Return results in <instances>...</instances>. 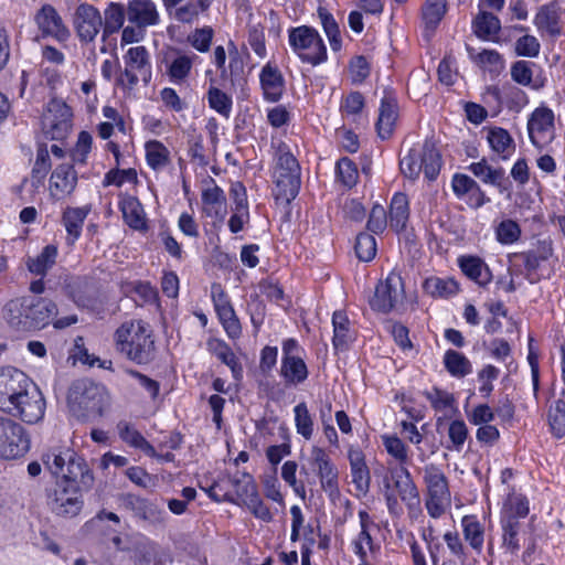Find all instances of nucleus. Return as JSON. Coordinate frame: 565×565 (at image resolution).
<instances>
[{
  "label": "nucleus",
  "instance_id": "obj_1",
  "mask_svg": "<svg viewBox=\"0 0 565 565\" xmlns=\"http://www.w3.org/2000/svg\"><path fill=\"white\" fill-rule=\"evenodd\" d=\"M44 467L61 480L49 498L51 510L61 516H75L83 507L82 494L89 491L95 477L87 461L75 450L54 447L42 455Z\"/></svg>",
  "mask_w": 565,
  "mask_h": 565
},
{
  "label": "nucleus",
  "instance_id": "obj_2",
  "mask_svg": "<svg viewBox=\"0 0 565 565\" xmlns=\"http://www.w3.org/2000/svg\"><path fill=\"white\" fill-rule=\"evenodd\" d=\"M57 313L58 308L54 300L30 295L9 300L2 309L6 323L17 333L42 330Z\"/></svg>",
  "mask_w": 565,
  "mask_h": 565
},
{
  "label": "nucleus",
  "instance_id": "obj_3",
  "mask_svg": "<svg viewBox=\"0 0 565 565\" xmlns=\"http://www.w3.org/2000/svg\"><path fill=\"white\" fill-rule=\"evenodd\" d=\"M116 351L127 360L145 365L156 358V345L150 326L143 320L121 323L114 333Z\"/></svg>",
  "mask_w": 565,
  "mask_h": 565
},
{
  "label": "nucleus",
  "instance_id": "obj_4",
  "mask_svg": "<svg viewBox=\"0 0 565 565\" xmlns=\"http://www.w3.org/2000/svg\"><path fill=\"white\" fill-rule=\"evenodd\" d=\"M109 405L106 387L89 379L75 380L67 392L70 412L78 419L100 417Z\"/></svg>",
  "mask_w": 565,
  "mask_h": 565
},
{
  "label": "nucleus",
  "instance_id": "obj_5",
  "mask_svg": "<svg viewBox=\"0 0 565 565\" xmlns=\"http://www.w3.org/2000/svg\"><path fill=\"white\" fill-rule=\"evenodd\" d=\"M276 173L275 199L289 204L299 193L301 169L298 160L286 145L278 148Z\"/></svg>",
  "mask_w": 565,
  "mask_h": 565
},
{
  "label": "nucleus",
  "instance_id": "obj_6",
  "mask_svg": "<svg viewBox=\"0 0 565 565\" xmlns=\"http://www.w3.org/2000/svg\"><path fill=\"white\" fill-rule=\"evenodd\" d=\"M289 44L303 63L317 66L327 60V47L318 31L308 25L289 30Z\"/></svg>",
  "mask_w": 565,
  "mask_h": 565
},
{
  "label": "nucleus",
  "instance_id": "obj_7",
  "mask_svg": "<svg viewBox=\"0 0 565 565\" xmlns=\"http://www.w3.org/2000/svg\"><path fill=\"white\" fill-rule=\"evenodd\" d=\"M30 446V436L24 427L10 417L0 416V458L10 460L23 457Z\"/></svg>",
  "mask_w": 565,
  "mask_h": 565
},
{
  "label": "nucleus",
  "instance_id": "obj_8",
  "mask_svg": "<svg viewBox=\"0 0 565 565\" xmlns=\"http://www.w3.org/2000/svg\"><path fill=\"white\" fill-rule=\"evenodd\" d=\"M424 481L428 491L426 509L430 516L439 518L450 501L448 480L437 466L430 465L425 468Z\"/></svg>",
  "mask_w": 565,
  "mask_h": 565
},
{
  "label": "nucleus",
  "instance_id": "obj_9",
  "mask_svg": "<svg viewBox=\"0 0 565 565\" xmlns=\"http://www.w3.org/2000/svg\"><path fill=\"white\" fill-rule=\"evenodd\" d=\"M44 411L45 401L43 395L31 381L30 386H26L13 401V407L6 408L3 412L20 417L25 423L34 424L43 418Z\"/></svg>",
  "mask_w": 565,
  "mask_h": 565
},
{
  "label": "nucleus",
  "instance_id": "obj_10",
  "mask_svg": "<svg viewBox=\"0 0 565 565\" xmlns=\"http://www.w3.org/2000/svg\"><path fill=\"white\" fill-rule=\"evenodd\" d=\"M404 282L399 274L392 271L384 281H381L370 300L373 310L387 313L404 299Z\"/></svg>",
  "mask_w": 565,
  "mask_h": 565
},
{
  "label": "nucleus",
  "instance_id": "obj_11",
  "mask_svg": "<svg viewBox=\"0 0 565 565\" xmlns=\"http://www.w3.org/2000/svg\"><path fill=\"white\" fill-rule=\"evenodd\" d=\"M300 350L298 341L292 338L282 342L280 375L288 385H298L308 377L309 372L303 359L299 355Z\"/></svg>",
  "mask_w": 565,
  "mask_h": 565
},
{
  "label": "nucleus",
  "instance_id": "obj_12",
  "mask_svg": "<svg viewBox=\"0 0 565 565\" xmlns=\"http://www.w3.org/2000/svg\"><path fill=\"white\" fill-rule=\"evenodd\" d=\"M73 25L81 42L90 43L103 30V18L97 8L87 2L79 3L73 14Z\"/></svg>",
  "mask_w": 565,
  "mask_h": 565
},
{
  "label": "nucleus",
  "instance_id": "obj_13",
  "mask_svg": "<svg viewBox=\"0 0 565 565\" xmlns=\"http://www.w3.org/2000/svg\"><path fill=\"white\" fill-rule=\"evenodd\" d=\"M65 295L78 307L95 310L98 306V292L92 278L72 276L64 281Z\"/></svg>",
  "mask_w": 565,
  "mask_h": 565
},
{
  "label": "nucleus",
  "instance_id": "obj_14",
  "mask_svg": "<svg viewBox=\"0 0 565 565\" xmlns=\"http://www.w3.org/2000/svg\"><path fill=\"white\" fill-rule=\"evenodd\" d=\"M31 380L21 370L6 366L0 370V409L13 407V401L21 394Z\"/></svg>",
  "mask_w": 565,
  "mask_h": 565
},
{
  "label": "nucleus",
  "instance_id": "obj_15",
  "mask_svg": "<svg viewBox=\"0 0 565 565\" xmlns=\"http://www.w3.org/2000/svg\"><path fill=\"white\" fill-rule=\"evenodd\" d=\"M311 460L320 479L321 488L330 495L339 493V471L329 455L320 447H312Z\"/></svg>",
  "mask_w": 565,
  "mask_h": 565
},
{
  "label": "nucleus",
  "instance_id": "obj_16",
  "mask_svg": "<svg viewBox=\"0 0 565 565\" xmlns=\"http://www.w3.org/2000/svg\"><path fill=\"white\" fill-rule=\"evenodd\" d=\"M388 473L390 478L387 479L394 482L401 500L411 511L418 510L420 498L408 469L404 466L394 467L388 469Z\"/></svg>",
  "mask_w": 565,
  "mask_h": 565
},
{
  "label": "nucleus",
  "instance_id": "obj_17",
  "mask_svg": "<svg viewBox=\"0 0 565 565\" xmlns=\"http://www.w3.org/2000/svg\"><path fill=\"white\" fill-rule=\"evenodd\" d=\"M38 28L44 36H52L60 42L66 41L71 33L63 23L61 15L51 4H44L34 17Z\"/></svg>",
  "mask_w": 565,
  "mask_h": 565
},
{
  "label": "nucleus",
  "instance_id": "obj_18",
  "mask_svg": "<svg viewBox=\"0 0 565 565\" xmlns=\"http://www.w3.org/2000/svg\"><path fill=\"white\" fill-rule=\"evenodd\" d=\"M469 171L480 179L486 184L495 186L500 193H507L510 199L512 193V182L505 175L503 168L491 167L487 159H481L479 162H473L468 167Z\"/></svg>",
  "mask_w": 565,
  "mask_h": 565
},
{
  "label": "nucleus",
  "instance_id": "obj_19",
  "mask_svg": "<svg viewBox=\"0 0 565 565\" xmlns=\"http://www.w3.org/2000/svg\"><path fill=\"white\" fill-rule=\"evenodd\" d=\"M52 107L53 113H57L60 117L64 116V118L58 122H54V118L52 119L51 115H43L42 130L45 137L51 140H63L71 131L73 114L66 103H55Z\"/></svg>",
  "mask_w": 565,
  "mask_h": 565
},
{
  "label": "nucleus",
  "instance_id": "obj_20",
  "mask_svg": "<svg viewBox=\"0 0 565 565\" xmlns=\"http://www.w3.org/2000/svg\"><path fill=\"white\" fill-rule=\"evenodd\" d=\"M126 8L127 20L140 31L159 22L157 7L151 0H130Z\"/></svg>",
  "mask_w": 565,
  "mask_h": 565
},
{
  "label": "nucleus",
  "instance_id": "obj_21",
  "mask_svg": "<svg viewBox=\"0 0 565 565\" xmlns=\"http://www.w3.org/2000/svg\"><path fill=\"white\" fill-rule=\"evenodd\" d=\"M352 483L358 495L365 497L370 491L371 473L365 462V456L359 448H350L348 452Z\"/></svg>",
  "mask_w": 565,
  "mask_h": 565
},
{
  "label": "nucleus",
  "instance_id": "obj_22",
  "mask_svg": "<svg viewBox=\"0 0 565 565\" xmlns=\"http://www.w3.org/2000/svg\"><path fill=\"white\" fill-rule=\"evenodd\" d=\"M397 118V100L392 90H384L381 99L379 119L376 121V131L381 139L391 137Z\"/></svg>",
  "mask_w": 565,
  "mask_h": 565
},
{
  "label": "nucleus",
  "instance_id": "obj_23",
  "mask_svg": "<svg viewBox=\"0 0 565 565\" xmlns=\"http://www.w3.org/2000/svg\"><path fill=\"white\" fill-rule=\"evenodd\" d=\"M206 183L211 186L202 191L203 213L209 217L222 220L226 212V196L224 191L215 183L213 178H209Z\"/></svg>",
  "mask_w": 565,
  "mask_h": 565
},
{
  "label": "nucleus",
  "instance_id": "obj_24",
  "mask_svg": "<svg viewBox=\"0 0 565 565\" xmlns=\"http://www.w3.org/2000/svg\"><path fill=\"white\" fill-rule=\"evenodd\" d=\"M554 129V113L552 109L547 107H539L536 108L529 121H527V131L531 142L539 149H542L541 143L537 140L536 135L540 138H544L546 132H550Z\"/></svg>",
  "mask_w": 565,
  "mask_h": 565
},
{
  "label": "nucleus",
  "instance_id": "obj_25",
  "mask_svg": "<svg viewBox=\"0 0 565 565\" xmlns=\"http://www.w3.org/2000/svg\"><path fill=\"white\" fill-rule=\"evenodd\" d=\"M259 79L265 99L271 103L278 102L285 87V79L278 67L271 66L269 63L266 64L260 72Z\"/></svg>",
  "mask_w": 565,
  "mask_h": 565
},
{
  "label": "nucleus",
  "instance_id": "obj_26",
  "mask_svg": "<svg viewBox=\"0 0 565 565\" xmlns=\"http://www.w3.org/2000/svg\"><path fill=\"white\" fill-rule=\"evenodd\" d=\"M552 256V247L545 243L537 249H531L522 253H514L509 256L510 262L521 260L526 269L525 278L534 284L537 280L533 278V273L540 267L542 262L547 260Z\"/></svg>",
  "mask_w": 565,
  "mask_h": 565
},
{
  "label": "nucleus",
  "instance_id": "obj_27",
  "mask_svg": "<svg viewBox=\"0 0 565 565\" xmlns=\"http://www.w3.org/2000/svg\"><path fill=\"white\" fill-rule=\"evenodd\" d=\"M333 339L332 343L335 350L345 351L355 340V333L351 329L350 320L342 310H337L332 316Z\"/></svg>",
  "mask_w": 565,
  "mask_h": 565
},
{
  "label": "nucleus",
  "instance_id": "obj_28",
  "mask_svg": "<svg viewBox=\"0 0 565 565\" xmlns=\"http://www.w3.org/2000/svg\"><path fill=\"white\" fill-rule=\"evenodd\" d=\"M119 210L126 224L136 231H147L143 207L140 201L132 195H126L119 201Z\"/></svg>",
  "mask_w": 565,
  "mask_h": 565
},
{
  "label": "nucleus",
  "instance_id": "obj_29",
  "mask_svg": "<svg viewBox=\"0 0 565 565\" xmlns=\"http://www.w3.org/2000/svg\"><path fill=\"white\" fill-rule=\"evenodd\" d=\"M77 184V174L73 164L62 163L55 168L50 178L52 193L70 194Z\"/></svg>",
  "mask_w": 565,
  "mask_h": 565
},
{
  "label": "nucleus",
  "instance_id": "obj_30",
  "mask_svg": "<svg viewBox=\"0 0 565 565\" xmlns=\"http://www.w3.org/2000/svg\"><path fill=\"white\" fill-rule=\"evenodd\" d=\"M458 265L461 271L480 286L491 281L492 275L486 263L478 256H460Z\"/></svg>",
  "mask_w": 565,
  "mask_h": 565
},
{
  "label": "nucleus",
  "instance_id": "obj_31",
  "mask_svg": "<svg viewBox=\"0 0 565 565\" xmlns=\"http://www.w3.org/2000/svg\"><path fill=\"white\" fill-rule=\"evenodd\" d=\"M447 12L446 0H426L422 7V20L427 38L431 36Z\"/></svg>",
  "mask_w": 565,
  "mask_h": 565
},
{
  "label": "nucleus",
  "instance_id": "obj_32",
  "mask_svg": "<svg viewBox=\"0 0 565 565\" xmlns=\"http://www.w3.org/2000/svg\"><path fill=\"white\" fill-rule=\"evenodd\" d=\"M207 350L231 369L235 380L242 379L243 367L233 350L225 341L220 339H210L207 341Z\"/></svg>",
  "mask_w": 565,
  "mask_h": 565
},
{
  "label": "nucleus",
  "instance_id": "obj_33",
  "mask_svg": "<svg viewBox=\"0 0 565 565\" xmlns=\"http://www.w3.org/2000/svg\"><path fill=\"white\" fill-rule=\"evenodd\" d=\"M127 18V8L119 2H110L104 10L103 41L122 29Z\"/></svg>",
  "mask_w": 565,
  "mask_h": 565
},
{
  "label": "nucleus",
  "instance_id": "obj_34",
  "mask_svg": "<svg viewBox=\"0 0 565 565\" xmlns=\"http://www.w3.org/2000/svg\"><path fill=\"white\" fill-rule=\"evenodd\" d=\"M558 6L556 2H550L546 4H543L535 18H534V24L539 30H545L551 36L555 38L561 34V28H559V13H558Z\"/></svg>",
  "mask_w": 565,
  "mask_h": 565
},
{
  "label": "nucleus",
  "instance_id": "obj_35",
  "mask_svg": "<svg viewBox=\"0 0 565 565\" xmlns=\"http://www.w3.org/2000/svg\"><path fill=\"white\" fill-rule=\"evenodd\" d=\"M57 254L55 245L49 244L44 246L38 256L26 258L25 265L28 270L36 276L44 277L55 265Z\"/></svg>",
  "mask_w": 565,
  "mask_h": 565
},
{
  "label": "nucleus",
  "instance_id": "obj_36",
  "mask_svg": "<svg viewBox=\"0 0 565 565\" xmlns=\"http://www.w3.org/2000/svg\"><path fill=\"white\" fill-rule=\"evenodd\" d=\"M419 158L425 177L428 180H435L441 168V156L433 140H425Z\"/></svg>",
  "mask_w": 565,
  "mask_h": 565
},
{
  "label": "nucleus",
  "instance_id": "obj_37",
  "mask_svg": "<svg viewBox=\"0 0 565 565\" xmlns=\"http://www.w3.org/2000/svg\"><path fill=\"white\" fill-rule=\"evenodd\" d=\"M423 289L434 298H449L458 294L459 284L450 277L430 276L424 280Z\"/></svg>",
  "mask_w": 565,
  "mask_h": 565
},
{
  "label": "nucleus",
  "instance_id": "obj_38",
  "mask_svg": "<svg viewBox=\"0 0 565 565\" xmlns=\"http://www.w3.org/2000/svg\"><path fill=\"white\" fill-rule=\"evenodd\" d=\"M504 514L507 523L503 524V530H513L518 526L516 519L525 518L529 514V501L522 494H511L504 503Z\"/></svg>",
  "mask_w": 565,
  "mask_h": 565
},
{
  "label": "nucleus",
  "instance_id": "obj_39",
  "mask_svg": "<svg viewBox=\"0 0 565 565\" xmlns=\"http://www.w3.org/2000/svg\"><path fill=\"white\" fill-rule=\"evenodd\" d=\"M487 139L491 149L497 152L503 160L508 159L511 152L515 149L513 138L504 128H489Z\"/></svg>",
  "mask_w": 565,
  "mask_h": 565
},
{
  "label": "nucleus",
  "instance_id": "obj_40",
  "mask_svg": "<svg viewBox=\"0 0 565 565\" xmlns=\"http://www.w3.org/2000/svg\"><path fill=\"white\" fill-rule=\"evenodd\" d=\"M409 216L408 199L405 193H395L390 206V223L391 227L397 232L406 227Z\"/></svg>",
  "mask_w": 565,
  "mask_h": 565
},
{
  "label": "nucleus",
  "instance_id": "obj_41",
  "mask_svg": "<svg viewBox=\"0 0 565 565\" xmlns=\"http://www.w3.org/2000/svg\"><path fill=\"white\" fill-rule=\"evenodd\" d=\"M89 211L88 206L67 207L64 211L63 223L68 236L71 237L70 244H74V242L81 236L82 226Z\"/></svg>",
  "mask_w": 565,
  "mask_h": 565
},
{
  "label": "nucleus",
  "instance_id": "obj_42",
  "mask_svg": "<svg viewBox=\"0 0 565 565\" xmlns=\"http://www.w3.org/2000/svg\"><path fill=\"white\" fill-rule=\"evenodd\" d=\"M475 34L482 40H489L501 30V23L497 15L491 12L481 11L472 21Z\"/></svg>",
  "mask_w": 565,
  "mask_h": 565
},
{
  "label": "nucleus",
  "instance_id": "obj_43",
  "mask_svg": "<svg viewBox=\"0 0 565 565\" xmlns=\"http://www.w3.org/2000/svg\"><path fill=\"white\" fill-rule=\"evenodd\" d=\"M227 481L235 488L237 498L244 504L248 503L254 495L259 494L253 476L247 472H237L235 476L228 477Z\"/></svg>",
  "mask_w": 565,
  "mask_h": 565
},
{
  "label": "nucleus",
  "instance_id": "obj_44",
  "mask_svg": "<svg viewBox=\"0 0 565 565\" xmlns=\"http://www.w3.org/2000/svg\"><path fill=\"white\" fill-rule=\"evenodd\" d=\"M146 159L153 170H161L170 163V151L159 140H149L145 145Z\"/></svg>",
  "mask_w": 565,
  "mask_h": 565
},
{
  "label": "nucleus",
  "instance_id": "obj_45",
  "mask_svg": "<svg viewBox=\"0 0 565 565\" xmlns=\"http://www.w3.org/2000/svg\"><path fill=\"white\" fill-rule=\"evenodd\" d=\"M119 502L125 509L132 511L135 516L139 519L149 520L156 515V511L148 501L136 494L122 493L119 497Z\"/></svg>",
  "mask_w": 565,
  "mask_h": 565
},
{
  "label": "nucleus",
  "instance_id": "obj_46",
  "mask_svg": "<svg viewBox=\"0 0 565 565\" xmlns=\"http://www.w3.org/2000/svg\"><path fill=\"white\" fill-rule=\"evenodd\" d=\"M318 17L321 21L324 33L328 36L330 42V46L333 51H340L342 45V40L340 35V30L337 21L333 15L323 7L318 8Z\"/></svg>",
  "mask_w": 565,
  "mask_h": 565
},
{
  "label": "nucleus",
  "instance_id": "obj_47",
  "mask_svg": "<svg viewBox=\"0 0 565 565\" xmlns=\"http://www.w3.org/2000/svg\"><path fill=\"white\" fill-rule=\"evenodd\" d=\"M51 169V160L46 145H40L36 151L35 163L31 172V182L34 188L43 184L47 172Z\"/></svg>",
  "mask_w": 565,
  "mask_h": 565
},
{
  "label": "nucleus",
  "instance_id": "obj_48",
  "mask_svg": "<svg viewBox=\"0 0 565 565\" xmlns=\"http://www.w3.org/2000/svg\"><path fill=\"white\" fill-rule=\"evenodd\" d=\"M446 370L456 377H463L471 372L470 361L460 352L448 350L444 356Z\"/></svg>",
  "mask_w": 565,
  "mask_h": 565
},
{
  "label": "nucleus",
  "instance_id": "obj_49",
  "mask_svg": "<svg viewBox=\"0 0 565 565\" xmlns=\"http://www.w3.org/2000/svg\"><path fill=\"white\" fill-rule=\"evenodd\" d=\"M547 418L553 436L563 438L565 436V401L563 398H558L550 407Z\"/></svg>",
  "mask_w": 565,
  "mask_h": 565
},
{
  "label": "nucleus",
  "instance_id": "obj_50",
  "mask_svg": "<svg viewBox=\"0 0 565 565\" xmlns=\"http://www.w3.org/2000/svg\"><path fill=\"white\" fill-rule=\"evenodd\" d=\"M217 317L226 332V334L231 339H236L242 333V327L239 320L234 311L233 306H221V308L215 310Z\"/></svg>",
  "mask_w": 565,
  "mask_h": 565
},
{
  "label": "nucleus",
  "instance_id": "obj_51",
  "mask_svg": "<svg viewBox=\"0 0 565 565\" xmlns=\"http://www.w3.org/2000/svg\"><path fill=\"white\" fill-rule=\"evenodd\" d=\"M356 257L362 262H371L376 255V242L373 235L361 232L354 245Z\"/></svg>",
  "mask_w": 565,
  "mask_h": 565
},
{
  "label": "nucleus",
  "instance_id": "obj_52",
  "mask_svg": "<svg viewBox=\"0 0 565 565\" xmlns=\"http://www.w3.org/2000/svg\"><path fill=\"white\" fill-rule=\"evenodd\" d=\"M230 476L220 477L210 487H201L215 502H236L234 495L230 492L231 483L227 481Z\"/></svg>",
  "mask_w": 565,
  "mask_h": 565
},
{
  "label": "nucleus",
  "instance_id": "obj_53",
  "mask_svg": "<svg viewBox=\"0 0 565 565\" xmlns=\"http://www.w3.org/2000/svg\"><path fill=\"white\" fill-rule=\"evenodd\" d=\"M207 100L212 109L224 117H228L232 110V98L217 87L211 86L207 90Z\"/></svg>",
  "mask_w": 565,
  "mask_h": 565
},
{
  "label": "nucleus",
  "instance_id": "obj_54",
  "mask_svg": "<svg viewBox=\"0 0 565 565\" xmlns=\"http://www.w3.org/2000/svg\"><path fill=\"white\" fill-rule=\"evenodd\" d=\"M532 63L526 61H516L511 66L512 79L522 86H532L534 89H539L543 84L532 83L533 71L531 68Z\"/></svg>",
  "mask_w": 565,
  "mask_h": 565
},
{
  "label": "nucleus",
  "instance_id": "obj_55",
  "mask_svg": "<svg viewBox=\"0 0 565 565\" xmlns=\"http://www.w3.org/2000/svg\"><path fill=\"white\" fill-rule=\"evenodd\" d=\"M295 422L297 433L300 434L305 439H310L313 433V422L310 416L306 403H299L296 405L295 409Z\"/></svg>",
  "mask_w": 565,
  "mask_h": 565
},
{
  "label": "nucleus",
  "instance_id": "obj_56",
  "mask_svg": "<svg viewBox=\"0 0 565 565\" xmlns=\"http://www.w3.org/2000/svg\"><path fill=\"white\" fill-rule=\"evenodd\" d=\"M337 175L338 180L347 188H352L356 184L359 172L355 163L344 157L337 162Z\"/></svg>",
  "mask_w": 565,
  "mask_h": 565
},
{
  "label": "nucleus",
  "instance_id": "obj_57",
  "mask_svg": "<svg viewBox=\"0 0 565 565\" xmlns=\"http://www.w3.org/2000/svg\"><path fill=\"white\" fill-rule=\"evenodd\" d=\"M126 66L131 70L143 71L149 67V54L145 46L130 47L124 56Z\"/></svg>",
  "mask_w": 565,
  "mask_h": 565
},
{
  "label": "nucleus",
  "instance_id": "obj_58",
  "mask_svg": "<svg viewBox=\"0 0 565 565\" xmlns=\"http://www.w3.org/2000/svg\"><path fill=\"white\" fill-rule=\"evenodd\" d=\"M495 234L501 244H512L520 238L521 228L515 221L504 220L498 225Z\"/></svg>",
  "mask_w": 565,
  "mask_h": 565
},
{
  "label": "nucleus",
  "instance_id": "obj_59",
  "mask_svg": "<svg viewBox=\"0 0 565 565\" xmlns=\"http://www.w3.org/2000/svg\"><path fill=\"white\" fill-rule=\"evenodd\" d=\"M136 181H137V172L135 169L129 168V169L120 170L118 168H114L105 174L103 185L108 186V185L115 184L117 186H121L124 182H136Z\"/></svg>",
  "mask_w": 565,
  "mask_h": 565
},
{
  "label": "nucleus",
  "instance_id": "obj_60",
  "mask_svg": "<svg viewBox=\"0 0 565 565\" xmlns=\"http://www.w3.org/2000/svg\"><path fill=\"white\" fill-rule=\"evenodd\" d=\"M399 168L405 177L412 180L416 179L422 171L419 152L411 149L408 154L401 159Z\"/></svg>",
  "mask_w": 565,
  "mask_h": 565
},
{
  "label": "nucleus",
  "instance_id": "obj_61",
  "mask_svg": "<svg viewBox=\"0 0 565 565\" xmlns=\"http://www.w3.org/2000/svg\"><path fill=\"white\" fill-rule=\"evenodd\" d=\"M539 40L530 34L519 38L515 42V54L518 56L536 57L540 53Z\"/></svg>",
  "mask_w": 565,
  "mask_h": 565
},
{
  "label": "nucleus",
  "instance_id": "obj_62",
  "mask_svg": "<svg viewBox=\"0 0 565 565\" xmlns=\"http://www.w3.org/2000/svg\"><path fill=\"white\" fill-rule=\"evenodd\" d=\"M500 374V370L492 365L488 364L483 369L478 372V381L481 382V386L479 387V392L484 396L489 397L493 391L492 381L497 380Z\"/></svg>",
  "mask_w": 565,
  "mask_h": 565
},
{
  "label": "nucleus",
  "instance_id": "obj_63",
  "mask_svg": "<svg viewBox=\"0 0 565 565\" xmlns=\"http://www.w3.org/2000/svg\"><path fill=\"white\" fill-rule=\"evenodd\" d=\"M213 34L214 32L211 26H204L196 29L191 35H189L188 40L195 50L204 53L210 50Z\"/></svg>",
  "mask_w": 565,
  "mask_h": 565
},
{
  "label": "nucleus",
  "instance_id": "obj_64",
  "mask_svg": "<svg viewBox=\"0 0 565 565\" xmlns=\"http://www.w3.org/2000/svg\"><path fill=\"white\" fill-rule=\"evenodd\" d=\"M387 225V215L385 209L380 204H374L367 220L366 227L374 234L382 233Z\"/></svg>",
  "mask_w": 565,
  "mask_h": 565
}]
</instances>
